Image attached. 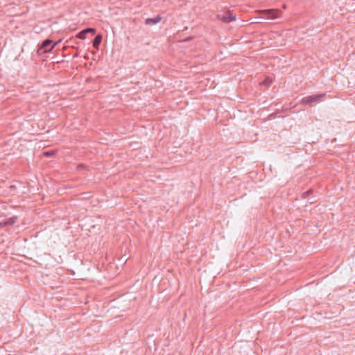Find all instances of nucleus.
<instances>
[{
	"label": "nucleus",
	"instance_id": "nucleus-11",
	"mask_svg": "<svg viewBox=\"0 0 355 355\" xmlns=\"http://www.w3.org/2000/svg\"><path fill=\"white\" fill-rule=\"evenodd\" d=\"M272 83V80L269 78H266L263 81V84L265 85H270Z\"/></svg>",
	"mask_w": 355,
	"mask_h": 355
},
{
	"label": "nucleus",
	"instance_id": "nucleus-12",
	"mask_svg": "<svg viewBox=\"0 0 355 355\" xmlns=\"http://www.w3.org/2000/svg\"><path fill=\"white\" fill-rule=\"evenodd\" d=\"M312 189H310L309 191H307L306 192L304 193H303V197L304 198H306L308 195H309L311 193H312Z\"/></svg>",
	"mask_w": 355,
	"mask_h": 355
},
{
	"label": "nucleus",
	"instance_id": "nucleus-8",
	"mask_svg": "<svg viewBox=\"0 0 355 355\" xmlns=\"http://www.w3.org/2000/svg\"><path fill=\"white\" fill-rule=\"evenodd\" d=\"M102 38H103V37H102L101 34H98L95 36V37L93 40V42H92V45L94 49H98L99 46L102 41Z\"/></svg>",
	"mask_w": 355,
	"mask_h": 355
},
{
	"label": "nucleus",
	"instance_id": "nucleus-5",
	"mask_svg": "<svg viewBox=\"0 0 355 355\" xmlns=\"http://www.w3.org/2000/svg\"><path fill=\"white\" fill-rule=\"evenodd\" d=\"M17 216H14L0 222V228L6 226H12L17 221Z\"/></svg>",
	"mask_w": 355,
	"mask_h": 355
},
{
	"label": "nucleus",
	"instance_id": "nucleus-4",
	"mask_svg": "<svg viewBox=\"0 0 355 355\" xmlns=\"http://www.w3.org/2000/svg\"><path fill=\"white\" fill-rule=\"evenodd\" d=\"M325 96H326L325 93H322V94L311 95V96H308L309 101V105L311 107H312L315 104L319 103L320 102H321L323 100V98L325 97Z\"/></svg>",
	"mask_w": 355,
	"mask_h": 355
},
{
	"label": "nucleus",
	"instance_id": "nucleus-1",
	"mask_svg": "<svg viewBox=\"0 0 355 355\" xmlns=\"http://www.w3.org/2000/svg\"><path fill=\"white\" fill-rule=\"evenodd\" d=\"M59 42H60V40L52 44L53 41L50 39H46L38 46L37 52L39 55L50 53Z\"/></svg>",
	"mask_w": 355,
	"mask_h": 355
},
{
	"label": "nucleus",
	"instance_id": "nucleus-7",
	"mask_svg": "<svg viewBox=\"0 0 355 355\" xmlns=\"http://www.w3.org/2000/svg\"><path fill=\"white\" fill-rule=\"evenodd\" d=\"M162 19V17L159 15L156 16L154 18H147L145 20V24L146 25H155L157 23H159Z\"/></svg>",
	"mask_w": 355,
	"mask_h": 355
},
{
	"label": "nucleus",
	"instance_id": "nucleus-2",
	"mask_svg": "<svg viewBox=\"0 0 355 355\" xmlns=\"http://www.w3.org/2000/svg\"><path fill=\"white\" fill-rule=\"evenodd\" d=\"M263 17L269 19H275L282 15V11L279 9H268L261 11Z\"/></svg>",
	"mask_w": 355,
	"mask_h": 355
},
{
	"label": "nucleus",
	"instance_id": "nucleus-10",
	"mask_svg": "<svg viewBox=\"0 0 355 355\" xmlns=\"http://www.w3.org/2000/svg\"><path fill=\"white\" fill-rule=\"evenodd\" d=\"M300 104H301V105H309V101L308 96L302 98L300 101Z\"/></svg>",
	"mask_w": 355,
	"mask_h": 355
},
{
	"label": "nucleus",
	"instance_id": "nucleus-6",
	"mask_svg": "<svg viewBox=\"0 0 355 355\" xmlns=\"http://www.w3.org/2000/svg\"><path fill=\"white\" fill-rule=\"evenodd\" d=\"M91 33L93 35H94L96 33V29L93 28H87L79 32L77 34L76 37L79 39L84 40L86 37V35H87V33Z\"/></svg>",
	"mask_w": 355,
	"mask_h": 355
},
{
	"label": "nucleus",
	"instance_id": "nucleus-9",
	"mask_svg": "<svg viewBox=\"0 0 355 355\" xmlns=\"http://www.w3.org/2000/svg\"><path fill=\"white\" fill-rule=\"evenodd\" d=\"M43 154L45 157H50L55 155V151L54 150H48V151L44 152Z\"/></svg>",
	"mask_w": 355,
	"mask_h": 355
},
{
	"label": "nucleus",
	"instance_id": "nucleus-3",
	"mask_svg": "<svg viewBox=\"0 0 355 355\" xmlns=\"http://www.w3.org/2000/svg\"><path fill=\"white\" fill-rule=\"evenodd\" d=\"M216 18L224 23H230L236 20V16L230 10L225 11L223 13L217 14Z\"/></svg>",
	"mask_w": 355,
	"mask_h": 355
}]
</instances>
